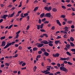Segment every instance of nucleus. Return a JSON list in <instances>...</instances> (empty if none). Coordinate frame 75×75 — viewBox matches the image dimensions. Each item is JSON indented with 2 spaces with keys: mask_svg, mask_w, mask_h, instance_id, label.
Here are the masks:
<instances>
[{
  "mask_svg": "<svg viewBox=\"0 0 75 75\" xmlns=\"http://www.w3.org/2000/svg\"><path fill=\"white\" fill-rule=\"evenodd\" d=\"M50 74V71H47L45 73V74Z\"/></svg>",
  "mask_w": 75,
  "mask_h": 75,
  "instance_id": "nucleus-47",
  "label": "nucleus"
},
{
  "mask_svg": "<svg viewBox=\"0 0 75 75\" xmlns=\"http://www.w3.org/2000/svg\"><path fill=\"white\" fill-rule=\"evenodd\" d=\"M48 45L49 46H50V47H52V46H53V44H52V43H49L48 44Z\"/></svg>",
  "mask_w": 75,
  "mask_h": 75,
  "instance_id": "nucleus-31",
  "label": "nucleus"
},
{
  "mask_svg": "<svg viewBox=\"0 0 75 75\" xmlns=\"http://www.w3.org/2000/svg\"><path fill=\"white\" fill-rule=\"evenodd\" d=\"M75 30V29H72L71 30V33H72L73 32H74Z\"/></svg>",
  "mask_w": 75,
  "mask_h": 75,
  "instance_id": "nucleus-58",
  "label": "nucleus"
},
{
  "mask_svg": "<svg viewBox=\"0 0 75 75\" xmlns=\"http://www.w3.org/2000/svg\"><path fill=\"white\" fill-rule=\"evenodd\" d=\"M67 63H68V64H69V65H72L73 64L72 63H71L70 62H67Z\"/></svg>",
  "mask_w": 75,
  "mask_h": 75,
  "instance_id": "nucleus-39",
  "label": "nucleus"
},
{
  "mask_svg": "<svg viewBox=\"0 0 75 75\" xmlns=\"http://www.w3.org/2000/svg\"><path fill=\"white\" fill-rule=\"evenodd\" d=\"M72 21H67V23H68V24H72Z\"/></svg>",
  "mask_w": 75,
  "mask_h": 75,
  "instance_id": "nucleus-18",
  "label": "nucleus"
},
{
  "mask_svg": "<svg viewBox=\"0 0 75 75\" xmlns=\"http://www.w3.org/2000/svg\"><path fill=\"white\" fill-rule=\"evenodd\" d=\"M37 29L38 30H40V28H41L42 29V28L43 27V26H44V24L42 23L40 25H37Z\"/></svg>",
  "mask_w": 75,
  "mask_h": 75,
  "instance_id": "nucleus-2",
  "label": "nucleus"
},
{
  "mask_svg": "<svg viewBox=\"0 0 75 75\" xmlns=\"http://www.w3.org/2000/svg\"><path fill=\"white\" fill-rule=\"evenodd\" d=\"M25 65H26V64H25V63L24 62V63H23V64H22V67H24V66H25Z\"/></svg>",
  "mask_w": 75,
  "mask_h": 75,
  "instance_id": "nucleus-29",
  "label": "nucleus"
},
{
  "mask_svg": "<svg viewBox=\"0 0 75 75\" xmlns=\"http://www.w3.org/2000/svg\"><path fill=\"white\" fill-rule=\"evenodd\" d=\"M23 15L25 17V16H28V13H24L23 14Z\"/></svg>",
  "mask_w": 75,
  "mask_h": 75,
  "instance_id": "nucleus-35",
  "label": "nucleus"
},
{
  "mask_svg": "<svg viewBox=\"0 0 75 75\" xmlns=\"http://www.w3.org/2000/svg\"><path fill=\"white\" fill-rule=\"evenodd\" d=\"M67 7H71V5L70 4H69L67 5Z\"/></svg>",
  "mask_w": 75,
  "mask_h": 75,
  "instance_id": "nucleus-64",
  "label": "nucleus"
},
{
  "mask_svg": "<svg viewBox=\"0 0 75 75\" xmlns=\"http://www.w3.org/2000/svg\"><path fill=\"white\" fill-rule=\"evenodd\" d=\"M41 51H42V52H45V49L44 48H42L41 49Z\"/></svg>",
  "mask_w": 75,
  "mask_h": 75,
  "instance_id": "nucleus-24",
  "label": "nucleus"
},
{
  "mask_svg": "<svg viewBox=\"0 0 75 75\" xmlns=\"http://www.w3.org/2000/svg\"><path fill=\"white\" fill-rule=\"evenodd\" d=\"M41 57V55H38L37 56V58H40V57Z\"/></svg>",
  "mask_w": 75,
  "mask_h": 75,
  "instance_id": "nucleus-50",
  "label": "nucleus"
},
{
  "mask_svg": "<svg viewBox=\"0 0 75 75\" xmlns=\"http://www.w3.org/2000/svg\"><path fill=\"white\" fill-rule=\"evenodd\" d=\"M61 38V37L59 36H58L57 37V39H58L59 38Z\"/></svg>",
  "mask_w": 75,
  "mask_h": 75,
  "instance_id": "nucleus-60",
  "label": "nucleus"
},
{
  "mask_svg": "<svg viewBox=\"0 0 75 75\" xmlns=\"http://www.w3.org/2000/svg\"><path fill=\"white\" fill-rule=\"evenodd\" d=\"M56 73H57V74H61V72L59 71L57 72Z\"/></svg>",
  "mask_w": 75,
  "mask_h": 75,
  "instance_id": "nucleus-61",
  "label": "nucleus"
},
{
  "mask_svg": "<svg viewBox=\"0 0 75 75\" xmlns=\"http://www.w3.org/2000/svg\"><path fill=\"white\" fill-rule=\"evenodd\" d=\"M27 21H28L29 19V16H27Z\"/></svg>",
  "mask_w": 75,
  "mask_h": 75,
  "instance_id": "nucleus-59",
  "label": "nucleus"
},
{
  "mask_svg": "<svg viewBox=\"0 0 75 75\" xmlns=\"http://www.w3.org/2000/svg\"><path fill=\"white\" fill-rule=\"evenodd\" d=\"M41 19H39L38 23L39 24H41Z\"/></svg>",
  "mask_w": 75,
  "mask_h": 75,
  "instance_id": "nucleus-49",
  "label": "nucleus"
},
{
  "mask_svg": "<svg viewBox=\"0 0 75 75\" xmlns=\"http://www.w3.org/2000/svg\"><path fill=\"white\" fill-rule=\"evenodd\" d=\"M9 64V63H5V65H6L7 67H9L10 65V64Z\"/></svg>",
  "mask_w": 75,
  "mask_h": 75,
  "instance_id": "nucleus-20",
  "label": "nucleus"
},
{
  "mask_svg": "<svg viewBox=\"0 0 75 75\" xmlns=\"http://www.w3.org/2000/svg\"><path fill=\"white\" fill-rule=\"evenodd\" d=\"M4 44H6V42L4 41H3L2 42V44L1 45V47H3V45Z\"/></svg>",
  "mask_w": 75,
  "mask_h": 75,
  "instance_id": "nucleus-19",
  "label": "nucleus"
},
{
  "mask_svg": "<svg viewBox=\"0 0 75 75\" xmlns=\"http://www.w3.org/2000/svg\"><path fill=\"white\" fill-rule=\"evenodd\" d=\"M44 54L45 55V56H46V57H47L49 55V53L45 51L44 52Z\"/></svg>",
  "mask_w": 75,
  "mask_h": 75,
  "instance_id": "nucleus-8",
  "label": "nucleus"
},
{
  "mask_svg": "<svg viewBox=\"0 0 75 75\" xmlns=\"http://www.w3.org/2000/svg\"><path fill=\"white\" fill-rule=\"evenodd\" d=\"M4 67V64H2L1 65V68H3Z\"/></svg>",
  "mask_w": 75,
  "mask_h": 75,
  "instance_id": "nucleus-57",
  "label": "nucleus"
},
{
  "mask_svg": "<svg viewBox=\"0 0 75 75\" xmlns=\"http://www.w3.org/2000/svg\"><path fill=\"white\" fill-rule=\"evenodd\" d=\"M38 45L37 47L38 48H40V47H42L43 45H44V44L42 43H37Z\"/></svg>",
  "mask_w": 75,
  "mask_h": 75,
  "instance_id": "nucleus-5",
  "label": "nucleus"
},
{
  "mask_svg": "<svg viewBox=\"0 0 75 75\" xmlns=\"http://www.w3.org/2000/svg\"><path fill=\"white\" fill-rule=\"evenodd\" d=\"M5 38V36L1 37V38H0V39H1V40H4V39Z\"/></svg>",
  "mask_w": 75,
  "mask_h": 75,
  "instance_id": "nucleus-34",
  "label": "nucleus"
},
{
  "mask_svg": "<svg viewBox=\"0 0 75 75\" xmlns=\"http://www.w3.org/2000/svg\"><path fill=\"white\" fill-rule=\"evenodd\" d=\"M45 20H46V19H45V18L44 19H43L42 20V22H44V21H45Z\"/></svg>",
  "mask_w": 75,
  "mask_h": 75,
  "instance_id": "nucleus-40",
  "label": "nucleus"
},
{
  "mask_svg": "<svg viewBox=\"0 0 75 75\" xmlns=\"http://www.w3.org/2000/svg\"><path fill=\"white\" fill-rule=\"evenodd\" d=\"M70 45L71 46V47H74V45H75L72 42H70Z\"/></svg>",
  "mask_w": 75,
  "mask_h": 75,
  "instance_id": "nucleus-15",
  "label": "nucleus"
},
{
  "mask_svg": "<svg viewBox=\"0 0 75 75\" xmlns=\"http://www.w3.org/2000/svg\"><path fill=\"white\" fill-rule=\"evenodd\" d=\"M60 61H65L66 60V58H63L62 57H60Z\"/></svg>",
  "mask_w": 75,
  "mask_h": 75,
  "instance_id": "nucleus-11",
  "label": "nucleus"
},
{
  "mask_svg": "<svg viewBox=\"0 0 75 75\" xmlns=\"http://www.w3.org/2000/svg\"><path fill=\"white\" fill-rule=\"evenodd\" d=\"M44 43V44H48V41H47L46 40H44V42H43Z\"/></svg>",
  "mask_w": 75,
  "mask_h": 75,
  "instance_id": "nucleus-13",
  "label": "nucleus"
},
{
  "mask_svg": "<svg viewBox=\"0 0 75 75\" xmlns=\"http://www.w3.org/2000/svg\"><path fill=\"white\" fill-rule=\"evenodd\" d=\"M71 51H72L73 52H75V49H72L71 50Z\"/></svg>",
  "mask_w": 75,
  "mask_h": 75,
  "instance_id": "nucleus-52",
  "label": "nucleus"
},
{
  "mask_svg": "<svg viewBox=\"0 0 75 75\" xmlns=\"http://www.w3.org/2000/svg\"><path fill=\"white\" fill-rule=\"evenodd\" d=\"M38 3V1L37 0H35L34 1V3H35V4H36V3Z\"/></svg>",
  "mask_w": 75,
  "mask_h": 75,
  "instance_id": "nucleus-56",
  "label": "nucleus"
},
{
  "mask_svg": "<svg viewBox=\"0 0 75 75\" xmlns=\"http://www.w3.org/2000/svg\"><path fill=\"white\" fill-rule=\"evenodd\" d=\"M18 48L19 50H21L23 49V48L21 46H19Z\"/></svg>",
  "mask_w": 75,
  "mask_h": 75,
  "instance_id": "nucleus-28",
  "label": "nucleus"
},
{
  "mask_svg": "<svg viewBox=\"0 0 75 75\" xmlns=\"http://www.w3.org/2000/svg\"><path fill=\"white\" fill-rule=\"evenodd\" d=\"M21 32V31L20 30H19V31H18L16 33V34H18L19 33H20Z\"/></svg>",
  "mask_w": 75,
  "mask_h": 75,
  "instance_id": "nucleus-45",
  "label": "nucleus"
},
{
  "mask_svg": "<svg viewBox=\"0 0 75 75\" xmlns=\"http://www.w3.org/2000/svg\"><path fill=\"white\" fill-rule=\"evenodd\" d=\"M59 41L58 40L55 41L54 42V43L56 44V45H57Z\"/></svg>",
  "mask_w": 75,
  "mask_h": 75,
  "instance_id": "nucleus-25",
  "label": "nucleus"
},
{
  "mask_svg": "<svg viewBox=\"0 0 75 75\" xmlns=\"http://www.w3.org/2000/svg\"><path fill=\"white\" fill-rule=\"evenodd\" d=\"M62 8L64 9H66V7L64 6H62Z\"/></svg>",
  "mask_w": 75,
  "mask_h": 75,
  "instance_id": "nucleus-43",
  "label": "nucleus"
},
{
  "mask_svg": "<svg viewBox=\"0 0 75 75\" xmlns=\"http://www.w3.org/2000/svg\"><path fill=\"white\" fill-rule=\"evenodd\" d=\"M44 8L45 10H47V11H50V10H51L52 9L51 6H50L49 7L45 6L44 7Z\"/></svg>",
  "mask_w": 75,
  "mask_h": 75,
  "instance_id": "nucleus-3",
  "label": "nucleus"
},
{
  "mask_svg": "<svg viewBox=\"0 0 75 75\" xmlns=\"http://www.w3.org/2000/svg\"><path fill=\"white\" fill-rule=\"evenodd\" d=\"M66 47L68 49H69V48H70V47H71V46L69 44H67L66 45Z\"/></svg>",
  "mask_w": 75,
  "mask_h": 75,
  "instance_id": "nucleus-12",
  "label": "nucleus"
},
{
  "mask_svg": "<svg viewBox=\"0 0 75 75\" xmlns=\"http://www.w3.org/2000/svg\"><path fill=\"white\" fill-rule=\"evenodd\" d=\"M29 28H30V26L29 25H28L26 27V30H28V29H29Z\"/></svg>",
  "mask_w": 75,
  "mask_h": 75,
  "instance_id": "nucleus-48",
  "label": "nucleus"
},
{
  "mask_svg": "<svg viewBox=\"0 0 75 75\" xmlns=\"http://www.w3.org/2000/svg\"><path fill=\"white\" fill-rule=\"evenodd\" d=\"M38 54H42V51H39L38 52Z\"/></svg>",
  "mask_w": 75,
  "mask_h": 75,
  "instance_id": "nucleus-33",
  "label": "nucleus"
},
{
  "mask_svg": "<svg viewBox=\"0 0 75 75\" xmlns=\"http://www.w3.org/2000/svg\"><path fill=\"white\" fill-rule=\"evenodd\" d=\"M44 17H51V14L50 13H47L45 15Z\"/></svg>",
  "mask_w": 75,
  "mask_h": 75,
  "instance_id": "nucleus-7",
  "label": "nucleus"
},
{
  "mask_svg": "<svg viewBox=\"0 0 75 75\" xmlns=\"http://www.w3.org/2000/svg\"><path fill=\"white\" fill-rule=\"evenodd\" d=\"M21 6H22V2H21L20 4L19 5L18 7H21Z\"/></svg>",
  "mask_w": 75,
  "mask_h": 75,
  "instance_id": "nucleus-23",
  "label": "nucleus"
},
{
  "mask_svg": "<svg viewBox=\"0 0 75 75\" xmlns=\"http://www.w3.org/2000/svg\"><path fill=\"white\" fill-rule=\"evenodd\" d=\"M11 45V43L10 42L9 43H8L6 46L4 47V49H6L9 46Z\"/></svg>",
  "mask_w": 75,
  "mask_h": 75,
  "instance_id": "nucleus-4",
  "label": "nucleus"
},
{
  "mask_svg": "<svg viewBox=\"0 0 75 75\" xmlns=\"http://www.w3.org/2000/svg\"><path fill=\"white\" fill-rule=\"evenodd\" d=\"M53 57H58L59 56V54L58 53L55 54H53Z\"/></svg>",
  "mask_w": 75,
  "mask_h": 75,
  "instance_id": "nucleus-6",
  "label": "nucleus"
},
{
  "mask_svg": "<svg viewBox=\"0 0 75 75\" xmlns=\"http://www.w3.org/2000/svg\"><path fill=\"white\" fill-rule=\"evenodd\" d=\"M13 27V25H10L8 28V29H10V28H11V27Z\"/></svg>",
  "mask_w": 75,
  "mask_h": 75,
  "instance_id": "nucleus-37",
  "label": "nucleus"
},
{
  "mask_svg": "<svg viewBox=\"0 0 75 75\" xmlns=\"http://www.w3.org/2000/svg\"><path fill=\"white\" fill-rule=\"evenodd\" d=\"M71 8L72 9V11H75V8H73L72 7H71Z\"/></svg>",
  "mask_w": 75,
  "mask_h": 75,
  "instance_id": "nucleus-62",
  "label": "nucleus"
},
{
  "mask_svg": "<svg viewBox=\"0 0 75 75\" xmlns=\"http://www.w3.org/2000/svg\"><path fill=\"white\" fill-rule=\"evenodd\" d=\"M45 14L44 13H42L41 14H40V17H41V18H42V17H43V16H44Z\"/></svg>",
  "mask_w": 75,
  "mask_h": 75,
  "instance_id": "nucleus-14",
  "label": "nucleus"
},
{
  "mask_svg": "<svg viewBox=\"0 0 75 75\" xmlns=\"http://www.w3.org/2000/svg\"><path fill=\"white\" fill-rule=\"evenodd\" d=\"M43 36H45L47 38H48V35L46 34H43Z\"/></svg>",
  "mask_w": 75,
  "mask_h": 75,
  "instance_id": "nucleus-27",
  "label": "nucleus"
},
{
  "mask_svg": "<svg viewBox=\"0 0 75 75\" xmlns=\"http://www.w3.org/2000/svg\"><path fill=\"white\" fill-rule=\"evenodd\" d=\"M56 22L57 24H59V26H61V23H60V22H59V20H57Z\"/></svg>",
  "mask_w": 75,
  "mask_h": 75,
  "instance_id": "nucleus-10",
  "label": "nucleus"
},
{
  "mask_svg": "<svg viewBox=\"0 0 75 75\" xmlns=\"http://www.w3.org/2000/svg\"><path fill=\"white\" fill-rule=\"evenodd\" d=\"M4 57H3L0 59V61H3V60H4Z\"/></svg>",
  "mask_w": 75,
  "mask_h": 75,
  "instance_id": "nucleus-51",
  "label": "nucleus"
},
{
  "mask_svg": "<svg viewBox=\"0 0 75 75\" xmlns=\"http://www.w3.org/2000/svg\"><path fill=\"white\" fill-rule=\"evenodd\" d=\"M18 56V55L17 54H16L15 55H14V56H13V57H14V58H16Z\"/></svg>",
  "mask_w": 75,
  "mask_h": 75,
  "instance_id": "nucleus-44",
  "label": "nucleus"
},
{
  "mask_svg": "<svg viewBox=\"0 0 75 75\" xmlns=\"http://www.w3.org/2000/svg\"><path fill=\"white\" fill-rule=\"evenodd\" d=\"M65 15H62L60 17H61V18H65Z\"/></svg>",
  "mask_w": 75,
  "mask_h": 75,
  "instance_id": "nucleus-32",
  "label": "nucleus"
},
{
  "mask_svg": "<svg viewBox=\"0 0 75 75\" xmlns=\"http://www.w3.org/2000/svg\"><path fill=\"white\" fill-rule=\"evenodd\" d=\"M19 36V35H18V34L16 35V38H18Z\"/></svg>",
  "mask_w": 75,
  "mask_h": 75,
  "instance_id": "nucleus-53",
  "label": "nucleus"
},
{
  "mask_svg": "<svg viewBox=\"0 0 75 75\" xmlns=\"http://www.w3.org/2000/svg\"><path fill=\"white\" fill-rule=\"evenodd\" d=\"M8 15H4L3 16L1 17L2 18H4V19H6V17H8Z\"/></svg>",
  "mask_w": 75,
  "mask_h": 75,
  "instance_id": "nucleus-9",
  "label": "nucleus"
},
{
  "mask_svg": "<svg viewBox=\"0 0 75 75\" xmlns=\"http://www.w3.org/2000/svg\"><path fill=\"white\" fill-rule=\"evenodd\" d=\"M38 7H35L33 11H36V10H38Z\"/></svg>",
  "mask_w": 75,
  "mask_h": 75,
  "instance_id": "nucleus-16",
  "label": "nucleus"
},
{
  "mask_svg": "<svg viewBox=\"0 0 75 75\" xmlns=\"http://www.w3.org/2000/svg\"><path fill=\"white\" fill-rule=\"evenodd\" d=\"M60 70L62 71H63L64 72H67L68 71V69H67L65 67H60Z\"/></svg>",
  "mask_w": 75,
  "mask_h": 75,
  "instance_id": "nucleus-1",
  "label": "nucleus"
},
{
  "mask_svg": "<svg viewBox=\"0 0 75 75\" xmlns=\"http://www.w3.org/2000/svg\"><path fill=\"white\" fill-rule=\"evenodd\" d=\"M52 11H54V12H56V11H57V9L55 8H53Z\"/></svg>",
  "mask_w": 75,
  "mask_h": 75,
  "instance_id": "nucleus-21",
  "label": "nucleus"
},
{
  "mask_svg": "<svg viewBox=\"0 0 75 75\" xmlns=\"http://www.w3.org/2000/svg\"><path fill=\"white\" fill-rule=\"evenodd\" d=\"M13 73L14 74H17V71H13Z\"/></svg>",
  "mask_w": 75,
  "mask_h": 75,
  "instance_id": "nucleus-63",
  "label": "nucleus"
},
{
  "mask_svg": "<svg viewBox=\"0 0 75 75\" xmlns=\"http://www.w3.org/2000/svg\"><path fill=\"white\" fill-rule=\"evenodd\" d=\"M49 23V21H45L44 22V23L45 24H48Z\"/></svg>",
  "mask_w": 75,
  "mask_h": 75,
  "instance_id": "nucleus-54",
  "label": "nucleus"
},
{
  "mask_svg": "<svg viewBox=\"0 0 75 75\" xmlns=\"http://www.w3.org/2000/svg\"><path fill=\"white\" fill-rule=\"evenodd\" d=\"M14 12H13L12 14L11 15V17H13V16H14Z\"/></svg>",
  "mask_w": 75,
  "mask_h": 75,
  "instance_id": "nucleus-46",
  "label": "nucleus"
},
{
  "mask_svg": "<svg viewBox=\"0 0 75 75\" xmlns=\"http://www.w3.org/2000/svg\"><path fill=\"white\" fill-rule=\"evenodd\" d=\"M57 65L58 67H61V64L59 63H58L57 64Z\"/></svg>",
  "mask_w": 75,
  "mask_h": 75,
  "instance_id": "nucleus-42",
  "label": "nucleus"
},
{
  "mask_svg": "<svg viewBox=\"0 0 75 75\" xmlns=\"http://www.w3.org/2000/svg\"><path fill=\"white\" fill-rule=\"evenodd\" d=\"M66 53L67 55H69V56H71V53H69V52H66Z\"/></svg>",
  "mask_w": 75,
  "mask_h": 75,
  "instance_id": "nucleus-30",
  "label": "nucleus"
},
{
  "mask_svg": "<svg viewBox=\"0 0 75 75\" xmlns=\"http://www.w3.org/2000/svg\"><path fill=\"white\" fill-rule=\"evenodd\" d=\"M37 48L36 47H34L33 48V51H37Z\"/></svg>",
  "mask_w": 75,
  "mask_h": 75,
  "instance_id": "nucleus-22",
  "label": "nucleus"
},
{
  "mask_svg": "<svg viewBox=\"0 0 75 75\" xmlns=\"http://www.w3.org/2000/svg\"><path fill=\"white\" fill-rule=\"evenodd\" d=\"M51 29L52 30H55V27L54 26H52Z\"/></svg>",
  "mask_w": 75,
  "mask_h": 75,
  "instance_id": "nucleus-26",
  "label": "nucleus"
},
{
  "mask_svg": "<svg viewBox=\"0 0 75 75\" xmlns=\"http://www.w3.org/2000/svg\"><path fill=\"white\" fill-rule=\"evenodd\" d=\"M71 28H72V29H74V28H75V26H74V25H73L71 26Z\"/></svg>",
  "mask_w": 75,
  "mask_h": 75,
  "instance_id": "nucleus-38",
  "label": "nucleus"
},
{
  "mask_svg": "<svg viewBox=\"0 0 75 75\" xmlns=\"http://www.w3.org/2000/svg\"><path fill=\"white\" fill-rule=\"evenodd\" d=\"M40 31H41V32H45V30L43 29H41Z\"/></svg>",
  "mask_w": 75,
  "mask_h": 75,
  "instance_id": "nucleus-41",
  "label": "nucleus"
},
{
  "mask_svg": "<svg viewBox=\"0 0 75 75\" xmlns=\"http://www.w3.org/2000/svg\"><path fill=\"white\" fill-rule=\"evenodd\" d=\"M70 40L71 41H74V39L72 37H70Z\"/></svg>",
  "mask_w": 75,
  "mask_h": 75,
  "instance_id": "nucleus-17",
  "label": "nucleus"
},
{
  "mask_svg": "<svg viewBox=\"0 0 75 75\" xmlns=\"http://www.w3.org/2000/svg\"><path fill=\"white\" fill-rule=\"evenodd\" d=\"M66 2L67 3H69V2H70V0H66Z\"/></svg>",
  "mask_w": 75,
  "mask_h": 75,
  "instance_id": "nucleus-55",
  "label": "nucleus"
},
{
  "mask_svg": "<svg viewBox=\"0 0 75 75\" xmlns=\"http://www.w3.org/2000/svg\"><path fill=\"white\" fill-rule=\"evenodd\" d=\"M21 17H23L24 18V16H23V13H22L21 15Z\"/></svg>",
  "mask_w": 75,
  "mask_h": 75,
  "instance_id": "nucleus-36",
  "label": "nucleus"
}]
</instances>
